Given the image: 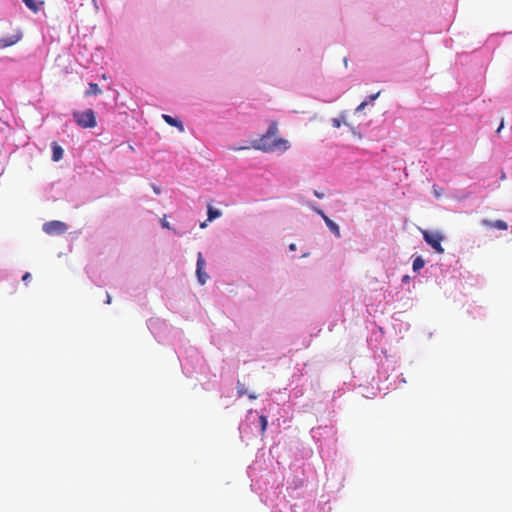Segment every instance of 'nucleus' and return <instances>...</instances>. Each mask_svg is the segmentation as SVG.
Segmentation results:
<instances>
[{
    "label": "nucleus",
    "mask_w": 512,
    "mask_h": 512,
    "mask_svg": "<svg viewBox=\"0 0 512 512\" xmlns=\"http://www.w3.org/2000/svg\"><path fill=\"white\" fill-rule=\"evenodd\" d=\"M278 125L276 121H272L265 134H263L257 141L253 142V148L263 152H285L290 148L288 140L277 137Z\"/></svg>",
    "instance_id": "1"
},
{
    "label": "nucleus",
    "mask_w": 512,
    "mask_h": 512,
    "mask_svg": "<svg viewBox=\"0 0 512 512\" xmlns=\"http://www.w3.org/2000/svg\"><path fill=\"white\" fill-rule=\"evenodd\" d=\"M75 122L82 128H94L97 125L95 113L92 109H87L83 112L75 111L73 113Z\"/></svg>",
    "instance_id": "2"
},
{
    "label": "nucleus",
    "mask_w": 512,
    "mask_h": 512,
    "mask_svg": "<svg viewBox=\"0 0 512 512\" xmlns=\"http://www.w3.org/2000/svg\"><path fill=\"white\" fill-rule=\"evenodd\" d=\"M422 235L424 240L429 244L437 253L443 254L444 248L442 247V241L444 240V235L437 231H427L423 230Z\"/></svg>",
    "instance_id": "3"
},
{
    "label": "nucleus",
    "mask_w": 512,
    "mask_h": 512,
    "mask_svg": "<svg viewBox=\"0 0 512 512\" xmlns=\"http://www.w3.org/2000/svg\"><path fill=\"white\" fill-rule=\"evenodd\" d=\"M68 230V225L62 221L53 220L43 224V231L48 235H62Z\"/></svg>",
    "instance_id": "4"
},
{
    "label": "nucleus",
    "mask_w": 512,
    "mask_h": 512,
    "mask_svg": "<svg viewBox=\"0 0 512 512\" xmlns=\"http://www.w3.org/2000/svg\"><path fill=\"white\" fill-rule=\"evenodd\" d=\"M312 209L322 217V219L324 220L325 224L327 225V227L329 228V230L337 237V238H340L341 237V232H340V228L339 226L334 222L332 221L324 212L323 210H321L320 208L318 207H312Z\"/></svg>",
    "instance_id": "5"
},
{
    "label": "nucleus",
    "mask_w": 512,
    "mask_h": 512,
    "mask_svg": "<svg viewBox=\"0 0 512 512\" xmlns=\"http://www.w3.org/2000/svg\"><path fill=\"white\" fill-rule=\"evenodd\" d=\"M204 266H205V260L203 258L202 253L199 252L198 255H197L196 274H197L198 281H199V283L201 285H204L206 283V281L208 280V278H209L207 273L204 272Z\"/></svg>",
    "instance_id": "6"
},
{
    "label": "nucleus",
    "mask_w": 512,
    "mask_h": 512,
    "mask_svg": "<svg viewBox=\"0 0 512 512\" xmlns=\"http://www.w3.org/2000/svg\"><path fill=\"white\" fill-rule=\"evenodd\" d=\"M22 38V34L20 31H16L13 35L9 37H2L0 39V47L6 48L16 44Z\"/></svg>",
    "instance_id": "7"
},
{
    "label": "nucleus",
    "mask_w": 512,
    "mask_h": 512,
    "mask_svg": "<svg viewBox=\"0 0 512 512\" xmlns=\"http://www.w3.org/2000/svg\"><path fill=\"white\" fill-rule=\"evenodd\" d=\"M51 148H52L53 161H55V162L60 161L63 158V153H64L62 147L58 143L53 142L51 144Z\"/></svg>",
    "instance_id": "8"
},
{
    "label": "nucleus",
    "mask_w": 512,
    "mask_h": 512,
    "mask_svg": "<svg viewBox=\"0 0 512 512\" xmlns=\"http://www.w3.org/2000/svg\"><path fill=\"white\" fill-rule=\"evenodd\" d=\"M482 224L485 225V226H489V227H493V228H496V229H499V230H507L508 229V225L505 221L503 220H496V221H489V220H483L482 221Z\"/></svg>",
    "instance_id": "9"
},
{
    "label": "nucleus",
    "mask_w": 512,
    "mask_h": 512,
    "mask_svg": "<svg viewBox=\"0 0 512 512\" xmlns=\"http://www.w3.org/2000/svg\"><path fill=\"white\" fill-rule=\"evenodd\" d=\"M163 119L165 120V122L167 124L178 128L180 131L184 130V126H183L182 122L179 121L178 119L173 118V117H171L170 115H167V114L163 115Z\"/></svg>",
    "instance_id": "10"
},
{
    "label": "nucleus",
    "mask_w": 512,
    "mask_h": 512,
    "mask_svg": "<svg viewBox=\"0 0 512 512\" xmlns=\"http://www.w3.org/2000/svg\"><path fill=\"white\" fill-rule=\"evenodd\" d=\"M101 93H102V90L99 88L98 84L90 83L89 89L85 92V95L90 96V95H98Z\"/></svg>",
    "instance_id": "11"
},
{
    "label": "nucleus",
    "mask_w": 512,
    "mask_h": 512,
    "mask_svg": "<svg viewBox=\"0 0 512 512\" xmlns=\"http://www.w3.org/2000/svg\"><path fill=\"white\" fill-rule=\"evenodd\" d=\"M221 216V212L217 209H213L211 206L208 207V220L212 221Z\"/></svg>",
    "instance_id": "12"
},
{
    "label": "nucleus",
    "mask_w": 512,
    "mask_h": 512,
    "mask_svg": "<svg viewBox=\"0 0 512 512\" xmlns=\"http://www.w3.org/2000/svg\"><path fill=\"white\" fill-rule=\"evenodd\" d=\"M424 265H425L424 260H423L420 256H418V257H417V258H415V259H414V261H413V270H414L415 272H417V271H419L420 269H422V268L424 267Z\"/></svg>",
    "instance_id": "13"
},
{
    "label": "nucleus",
    "mask_w": 512,
    "mask_h": 512,
    "mask_svg": "<svg viewBox=\"0 0 512 512\" xmlns=\"http://www.w3.org/2000/svg\"><path fill=\"white\" fill-rule=\"evenodd\" d=\"M25 5L31 10L33 11L34 13L38 12L39 10V5L36 3L35 0H22Z\"/></svg>",
    "instance_id": "14"
},
{
    "label": "nucleus",
    "mask_w": 512,
    "mask_h": 512,
    "mask_svg": "<svg viewBox=\"0 0 512 512\" xmlns=\"http://www.w3.org/2000/svg\"><path fill=\"white\" fill-rule=\"evenodd\" d=\"M259 421H260V426H261V434L263 435L266 431L268 421H267L266 416H264V415H261L259 417Z\"/></svg>",
    "instance_id": "15"
},
{
    "label": "nucleus",
    "mask_w": 512,
    "mask_h": 512,
    "mask_svg": "<svg viewBox=\"0 0 512 512\" xmlns=\"http://www.w3.org/2000/svg\"><path fill=\"white\" fill-rule=\"evenodd\" d=\"M237 393H238L239 397H241L247 393L245 385L243 383H241L240 381L237 382Z\"/></svg>",
    "instance_id": "16"
},
{
    "label": "nucleus",
    "mask_w": 512,
    "mask_h": 512,
    "mask_svg": "<svg viewBox=\"0 0 512 512\" xmlns=\"http://www.w3.org/2000/svg\"><path fill=\"white\" fill-rule=\"evenodd\" d=\"M341 123H342V121L339 118H333L332 119V126L334 128H339L341 126Z\"/></svg>",
    "instance_id": "17"
},
{
    "label": "nucleus",
    "mask_w": 512,
    "mask_h": 512,
    "mask_svg": "<svg viewBox=\"0 0 512 512\" xmlns=\"http://www.w3.org/2000/svg\"><path fill=\"white\" fill-rule=\"evenodd\" d=\"M368 104V101H363L357 108H356V112H360L362 111L365 106Z\"/></svg>",
    "instance_id": "18"
},
{
    "label": "nucleus",
    "mask_w": 512,
    "mask_h": 512,
    "mask_svg": "<svg viewBox=\"0 0 512 512\" xmlns=\"http://www.w3.org/2000/svg\"><path fill=\"white\" fill-rule=\"evenodd\" d=\"M379 95H380V92H377V93H375V94L370 95V96L368 97V101H369V102H372V101L376 100V99L379 97Z\"/></svg>",
    "instance_id": "19"
},
{
    "label": "nucleus",
    "mask_w": 512,
    "mask_h": 512,
    "mask_svg": "<svg viewBox=\"0 0 512 512\" xmlns=\"http://www.w3.org/2000/svg\"><path fill=\"white\" fill-rule=\"evenodd\" d=\"M31 278V274L29 272H26L23 277H22V280L24 282H27L29 279Z\"/></svg>",
    "instance_id": "20"
},
{
    "label": "nucleus",
    "mask_w": 512,
    "mask_h": 512,
    "mask_svg": "<svg viewBox=\"0 0 512 512\" xmlns=\"http://www.w3.org/2000/svg\"><path fill=\"white\" fill-rule=\"evenodd\" d=\"M162 227H163V228H166V229H170V224H169V222H167L166 220H163V221H162Z\"/></svg>",
    "instance_id": "21"
},
{
    "label": "nucleus",
    "mask_w": 512,
    "mask_h": 512,
    "mask_svg": "<svg viewBox=\"0 0 512 512\" xmlns=\"http://www.w3.org/2000/svg\"><path fill=\"white\" fill-rule=\"evenodd\" d=\"M503 127H504V121L502 120L500 125H499V127H498V129L496 130V132L499 133L502 130Z\"/></svg>",
    "instance_id": "22"
},
{
    "label": "nucleus",
    "mask_w": 512,
    "mask_h": 512,
    "mask_svg": "<svg viewBox=\"0 0 512 512\" xmlns=\"http://www.w3.org/2000/svg\"><path fill=\"white\" fill-rule=\"evenodd\" d=\"M152 188H153V191H154L156 194H160V188H159V187H157V186L153 185V186H152Z\"/></svg>",
    "instance_id": "23"
},
{
    "label": "nucleus",
    "mask_w": 512,
    "mask_h": 512,
    "mask_svg": "<svg viewBox=\"0 0 512 512\" xmlns=\"http://www.w3.org/2000/svg\"><path fill=\"white\" fill-rule=\"evenodd\" d=\"M314 195H315L317 198H320V199H321V198H323V196H324L322 193H320V192H318V191H314Z\"/></svg>",
    "instance_id": "24"
},
{
    "label": "nucleus",
    "mask_w": 512,
    "mask_h": 512,
    "mask_svg": "<svg viewBox=\"0 0 512 512\" xmlns=\"http://www.w3.org/2000/svg\"><path fill=\"white\" fill-rule=\"evenodd\" d=\"M106 303H107V304H110V303H111V297H110V295H109L108 293H107V295H106Z\"/></svg>",
    "instance_id": "25"
},
{
    "label": "nucleus",
    "mask_w": 512,
    "mask_h": 512,
    "mask_svg": "<svg viewBox=\"0 0 512 512\" xmlns=\"http://www.w3.org/2000/svg\"><path fill=\"white\" fill-rule=\"evenodd\" d=\"M289 248H290V250H296V245H295V244H291V245L289 246Z\"/></svg>",
    "instance_id": "26"
},
{
    "label": "nucleus",
    "mask_w": 512,
    "mask_h": 512,
    "mask_svg": "<svg viewBox=\"0 0 512 512\" xmlns=\"http://www.w3.org/2000/svg\"><path fill=\"white\" fill-rule=\"evenodd\" d=\"M249 398H250V399H256V398H257V396H256V395H254V394H250V395H249Z\"/></svg>",
    "instance_id": "27"
},
{
    "label": "nucleus",
    "mask_w": 512,
    "mask_h": 512,
    "mask_svg": "<svg viewBox=\"0 0 512 512\" xmlns=\"http://www.w3.org/2000/svg\"><path fill=\"white\" fill-rule=\"evenodd\" d=\"M242 148L241 147H238V148H234L235 151L237 150H241Z\"/></svg>",
    "instance_id": "28"
}]
</instances>
